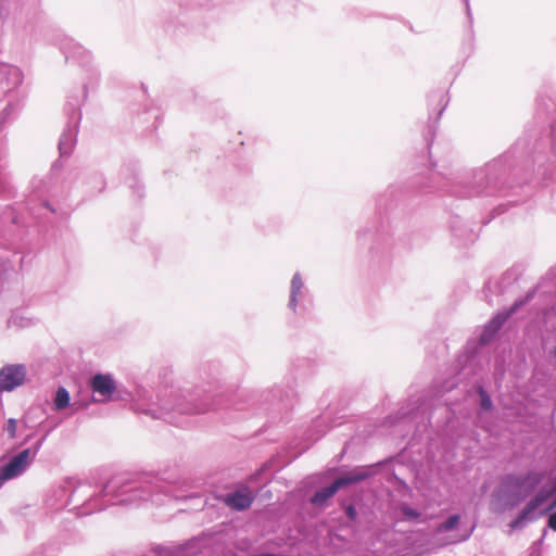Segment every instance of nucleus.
Segmentation results:
<instances>
[{"label":"nucleus","instance_id":"obj_1","mask_svg":"<svg viewBox=\"0 0 556 556\" xmlns=\"http://www.w3.org/2000/svg\"><path fill=\"white\" fill-rule=\"evenodd\" d=\"M543 478L544 473L539 471L505 476L498 486L497 495L501 500L514 506L530 495Z\"/></svg>","mask_w":556,"mask_h":556},{"label":"nucleus","instance_id":"obj_2","mask_svg":"<svg viewBox=\"0 0 556 556\" xmlns=\"http://www.w3.org/2000/svg\"><path fill=\"white\" fill-rule=\"evenodd\" d=\"M368 477L369 471L367 469H354L348 472L346 475L337 478L331 485L316 492L311 501L314 505H323L328 498L332 497L341 488L363 481Z\"/></svg>","mask_w":556,"mask_h":556},{"label":"nucleus","instance_id":"obj_3","mask_svg":"<svg viewBox=\"0 0 556 556\" xmlns=\"http://www.w3.org/2000/svg\"><path fill=\"white\" fill-rule=\"evenodd\" d=\"M31 452L29 448L23 450L21 453L10 459V462L0 468V481H7L21 475L29 465Z\"/></svg>","mask_w":556,"mask_h":556},{"label":"nucleus","instance_id":"obj_4","mask_svg":"<svg viewBox=\"0 0 556 556\" xmlns=\"http://www.w3.org/2000/svg\"><path fill=\"white\" fill-rule=\"evenodd\" d=\"M25 380V368L22 365L5 366L0 370V392L11 391Z\"/></svg>","mask_w":556,"mask_h":556},{"label":"nucleus","instance_id":"obj_5","mask_svg":"<svg viewBox=\"0 0 556 556\" xmlns=\"http://www.w3.org/2000/svg\"><path fill=\"white\" fill-rule=\"evenodd\" d=\"M551 492L541 491L533 498H531L519 513L517 518L509 523L510 529H516L520 527L521 523L529 517V515H531L545 502L546 497Z\"/></svg>","mask_w":556,"mask_h":556},{"label":"nucleus","instance_id":"obj_6","mask_svg":"<svg viewBox=\"0 0 556 556\" xmlns=\"http://www.w3.org/2000/svg\"><path fill=\"white\" fill-rule=\"evenodd\" d=\"M91 389L104 396L110 399L116 390V384L111 375L97 374L90 381Z\"/></svg>","mask_w":556,"mask_h":556},{"label":"nucleus","instance_id":"obj_7","mask_svg":"<svg viewBox=\"0 0 556 556\" xmlns=\"http://www.w3.org/2000/svg\"><path fill=\"white\" fill-rule=\"evenodd\" d=\"M252 502L253 495L249 490L236 491L228 494L225 500V503L236 510H244L249 508Z\"/></svg>","mask_w":556,"mask_h":556},{"label":"nucleus","instance_id":"obj_8","mask_svg":"<svg viewBox=\"0 0 556 556\" xmlns=\"http://www.w3.org/2000/svg\"><path fill=\"white\" fill-rule=\"evenodd\" d=\"M519 303H515L510 309L505 313H501L496 315L489 324L485 331L492 330V333H495L497 330L502 328V326L506 323V320L510 317V315L518 308ZM486 332H484L481 337L482 341H485Z\"/></svg>","mask_w":556,"mask_h":556},{"label":"nucleus","instance_id":"obj_9","mask_svg":"<svg viewBox=\"0 0 556 556\" xmlns=\"http://www.w3.org/2000/svg\"><path fill=\"white\" fill-rule=\"evenodd\" d=\"M70 404V393L64 388H59L56 391L54 405L56 409H63Z\"/></svg>","mask_w":556,"mask_h":556},{"label":"nucleus","instance_id":"obj_10","mask_svg":"<svg viewBox=\"0 0 556 556\" xmlns=\"http://www.w3.org/2000/svg\"><path fill=\"white\" fill-rule=\"evenodd\" d=\"M459 520H460L459 515H452L443 523L438 526L437 531L441 533V532L453 530L457 527V525L459 523Z\"/></svg>","mask_w":556,"mask_h":556},{"label":"nucleus","instance_id":"obj_11","mask_svg":"<svg viewBox=\"0 0 556 556\" xmlns=\"http://www.w3.org/2000/svg\"><path fill=\"white\" fill-rule=\"evenodd\" d=\"M479 394L481 397V407L485 410L491 409L492 401H491L490 396L488 395V393L482 388H480Z\"/></svg>","mask_w":556,"mask_h":556},{"label":"nucleus","instance_id":"obj_12","mask_svg":"<svg viewBox=\"0 0 556 556\" xmlns=\"http://www.w3.org/2000/svg\"><path fill=\"white\" fill-rule=\"evenodd\" d=\"M16 429H17V421L13 418L9 419L8 425H7V431L10 435V438H12V439L15 438Z\"/></svg>","mask_w":556,"mask_h":556},{"label":"nucleus","instance_id":"obj_13","mask_svg":"<svg viewBox=\"0 0 556 556\" xmlns=\"http://www.w3.org/2000/svg\"><path fill=\"white\" fill-rule=\"evenodd\" d=\"M402 511L403 515L408 519H417L420 516V514L417 510L407 506L403 507Z\"/></svg>","mask_w":556,"mask_h":556},{"label":"nucleus","instance_id":"obj_14","mask_svg":"<svg viewBox=\"0 0 556 556\" xmlns=\"http://www.w3.org/2000/svg\"><path fill=\"white\" fill-rule=\"evenodd\" d=\"M547 525L552 530L556 531V511L548 517Z\"/></svg>","mask_w":556,"mask_h":556},{"label":"nucleus","instance_id":"obj_15","mask_svg":"<svg viewBox=\"0 0 556 556\" xmlns=\"http://www.w3.org/2000/svg\"><path fill=\"white\" fill-rule=\"evenodd\" d=\"M292 288H293V294L291 299V304L295 303V289H299V283H296V278H293L292 280Z\"/></svg>","mask_w":556,"mask_h":556},{"label":"nucleus","instance_id":"obj_16","mask_svg":"<svg viewBox=\"0 0 556 556\" xmlns=\"http://www.w3.org/2000/svg\"><path fill=\"white\" fill-rule=\"evenodd\" d=\"M346 514H348V516H349L351 519H354V518H355V516H356V510H355V508H354L352 505H350V506L346 508Z\"/></svg>","mask_w":556,"mask_h":556},{"label":"nucleus","instance_id":"obj_17","mask_svg":"<svg viewBox=\"0 0 556 556\" xmlns=\"http://www.w3.org/2000/svg\"><path fill=\"white\" fill-rule=\"evenodd\" d=\"M553 353H554V355H555V357H556V348L554 349Z\"/></svg>","mask_w":556,"mask_h":556}]
</instances>
